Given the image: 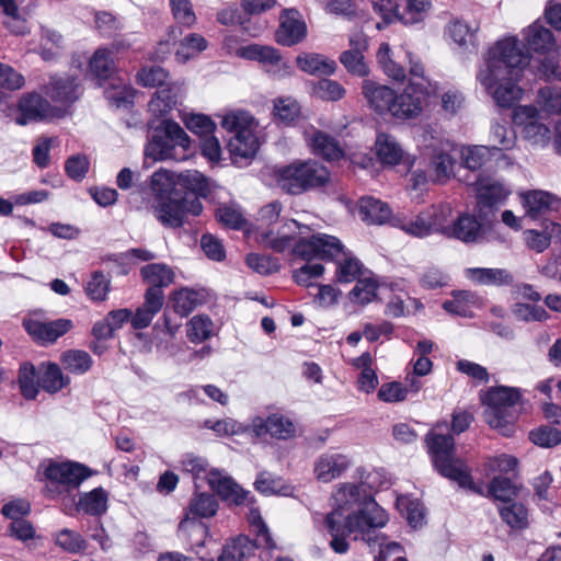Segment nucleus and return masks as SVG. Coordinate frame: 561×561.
Here are the masks:
<instances>
[{"mask_svg":"<svg viewBox=\"0 0 561 561\" xmlns=\"http://www.w3.org/2000/svg\"><path fill=\"white\" fill-rule=\"evenodd\" d=\"M437 428L434 427L425 436L427 453L431 456L434 468L443 477L458 482L460 486L480 492L476 489L465 462L454 455V437L450 434L439 433Z\"/></svg>","mask_w":561,"mask_h":561,"instance_id":"nucleus-4","label":"nucleus"},{"mask_svg":"<svg viewBox=\"0 0 561 561\" xmlns=\"http://www.w3.org/2000/svg\"><path fill=\"white\" fill-rule=\"evenodd\" d=\"M255 549L254 543L247 537H239L224 547L218 561H244Z\"/></svg>","mask_w":561,"mask_h":561,"instance_id":"nucleus-47","label":"nucleus"},{"mask_svg":"<svg viewBox=\"0 0 561 561\" xmlns=\"http://www.w3.org/2000/svg\"><path fill=\"white\" fill-rule=\"evenodd\" d=\"M90 474L89 468L78 462H49L44 470V493L51 500L72 502L76 497L75 492Z\"/></svg>","mask_w":561,"mask_h":561,"instance_id":"nucleus-5","label":"nucleus"},{"mask_svg":"<svg viewBox=\"0 0 561 561\" xmlns=\"http://www.w3.org/2000/svg\"><path fill=\"white\" fill-rule=\"evenodd\" d=\"M430 0H407V7L400 14V21L405 25L422 22L431 9Z\"/></svg>","mask_w":561,"mask_h":561,"instance_id":"nucleus-60","label":"nucleus"},{"mask_svg":"<svg viewBox=\"0 0 561 561\" xmlns=\"http://www.w3.org/2000/svg\"><path fill=\"white\" fill-rule=\"evenodd\" d=\"M401 53L403 60L408 62V71L413 78H424L425 69L421 59L405 49L403 46L398 53H393L387 43H382L379 46L377 53V60L383 72L396 81H404L407 78V68L396 59H401Z\"/></svg>","mask_w":561,"mask_h":561,"instance_id":"nucleus-8","label":"nucleus"},{"mask_svg":"<svg viewBox=\"0 0 561 561\" xmlns=\"http://www.w3.org/2000/svg\"><path fill=\"white\" fill-rule=\"evenodd\" d=\"M20 115L16 124L26 125L31 122L48 119L59 115V110L53 107L47 100L39 94L31 93L23 96L19 103Z\"/></svg>","mask_w":561,"mask_h":561,"instance_id":"nucleus-16","label":"nucleus"},{"mask_svg":"<svg viewBox=\"0 0 561 561\" xmlns=\"http://www.w3.org/2000/svg\"><path fill=\"white\" fill-rule=\"evenodd\" d=\"M376 154L383 165L403 164L409 171L414 162L415 157L404 153L398 142H375Z\"/></svg>","mask_w":561,"mask_h":561,"instance_id":"nucleus-33","label":"nucleus"},{"mask_svg":"<svg viewBox=\"0 0 561 561\" xmlns=\"http://www.w3.org/2000/svg\"><path fill=\"white\" fill-rule=\"evenodd\" d=\"M207 483L224 501L240 505L244 504L248 500L249 492L244 491L230 477L219 470L211 469L209 471Z\"/></svg>","mask_w":561,"mask_h":561,"instance_id":"nucleus-22","label":"nucleus"},{"mask_svg":"<svg viewBox=\"0 0 561 561\" xmlns=\"http://www.w3.org/2000/svg\"><path fill=\"white\" fill-rule=\"evenodd\" d=\"M522 400L519 388L497 386L490 388L482 397L485 405L483 417L493 428L503 430L515 419V407Z\"/></svg>","mask_w":561,"mask_h":561,"instance_id":"nucleus-7","label":"nucleus"},{"mask_svg":"<svg viewBox=\"0 0 561 561\" xmlns=\"http://www.w3.org/2000/svg\"><path fill=\"white\" fill-rule=\"evenodd\" d=\"M18 383L21 394L26 400H34L39 391V377L35 366L31 363H23L19 369Z\"/></svg>","mask_w":561,"mask_h":561,"instance_id":"nucleus-41","label":"nucleus"},{"mask_svg":"<svg viewBox=\"0 0 561 561\" xmlns=\"http://www.w3.org/2000/svg\"><path fill=\"white\" fill-rule=\"evenodd\" d=\"M221 127L234 134L236 140H257L260 125L256 118L245 110H231L220 116Z\"/></svg>","mask_w":561,"mask_h":561,"instance_id":"nucleus-14","label":"nucleus"},{"mask_svg":"<svg viewBox=\"0 0 561 561\" xmlns=\"http://www.w3.org/2000/svg\"><path fill=\"white\" fill-rule=\"evenodd\" d=\"M77 510L92 516H99L107 510V494L102 488H96L83 493L78 503Z\"/></svg>","mask_w":561,"mask_h":561,"instance_id":"nucleus-39","label":"nucleus"},{"mask_svg":"<svg viewBox=\"0 0 561 561\" xmlns=\"http://www.w3.org/2000/svg\"><path fill=\"white\" fill-rule=\"evenodd\" d=\"M172 307L181 317H187L194 309L205 301V295L201 290L181 288L172 294Z\"/></svg>","mask_w":561,"mask_h":561,"instance_id":"nucleus-37","label":"nucleus"},{"mask_svg":"<svg viewBox=\"0 0 561 561\" xmlns=\"http://www.w3.org/2000/svg\"><path fill=\"white\" fill-rule=\"evenodd\" d=\"M89 68L96 79H108L115 70L112 51L103 47L96 49L90 59Z\"/></svg>","mask_w":561,"mask_h":561,"instance_id":"nucleus-43","label":"nucleus"},{"mask_svg":"<svg viewBox=\"0 0 561 561\" xmlns=\"http://www.w3.org/2000/svg\"><path fill=\"white\" fill-rule=\"evenodd\" d=\"M352 465L347 455L341 453H324L320 455L313 466L317 479L328 483L342 476Z\"/></svg>","mask_w":561,"mask_h":561,"instance_id":"nucleus-21","label":"nucleus"},{"mask_svg":"<svg viewBox=\"0 0 561 561\" xmlns=\"http://www.w3.org/2000/svg\"><path fill=\"white\" fill-rule=\"evenodd\" d=\"M340 62L353 76L366 77L369 72L364 55L356 50H345L340 55Z\"/></svg>","mask_w":561,"mask_h":561,"instance_id":"nucleus-64","label":"nucleus"},{"mask_svg":"<svg viewBox=\"0 0 561 561\" xmlns=\"http://www.w3.org/2000/svg\"><path fill=\"white\" fill-rule=\"evenodd\" d=\"M60 360L67 370L77 375H82L89 371L93 363L90 354L81 350H69L64 352Z\"/></svg>","mask_w":561,"mask_h":561,"instance_id":"nucleus-48","label":"nucleus"},{"mask_svg":"<svg viewBox=\"0 0 561 561\" xmlns=\"http://www.w3.org/2000/svg\"><path fill=\"white\" fill-rule=\"evenodd\" d=\"M23 327L33 340L42 344H47L55 342L58 337L67 333L72 324L71 321L67 319L43 321L36 317H30L23 320Z\"/></svg>","mask_w":561,"mask_h":561,"instance_id":"nucleus-15","label":"nucleus"},{"mask_svg":"<svg viewBox=\"0 0 561 561\" xmlns=\"http://www.w3.org/2000/svg\"><path fill=\"white\" fill-rule=\"evenodd\" d=\"M465 277L481 286H510L514 282L512 273L506 268L469 267L463 271Z\"/></svg>","mask_w":561,"mask_h":561,"instance_id":"nucleus-26","label":"nucleus"},{"mask_svg":"<svg viewBox=\"0 0 561 561\" xmlns=\"http://www.w3.org/2000/svg\"><path fill=\"white\" fill-rule=\"evenodd\" d=\"M307 36V25L297 10H285L279 18L276 42L283 46H293Z\"/></svg>","mask_w":561,"mask_h":561,"instance_id":"nucleus-17","label":"nucleus"},{"mask_svg":"<svg viewBox=\"0 0 561 561\" xmlns=\"http://www.w3.org/2000/svg\"><path fill=\"white\" fill-rule=\"evenodd\" d=\"M104 94L106 100L116 107H127L134 99L133 89L123 82L112 83L105 89Z\"/></svg>","mask_w":561,"mask_h":561,"instance_id":"nucleus-61","label":"nucleus"},{"mask_svg":"<svg viewBox=\"0 0 561 561\" xmlns=\"http://www.w3.org/2000/svg\"><path fill=\"white\" fill-rule=\"evenodd\" d=\"M480 24L474 22L468 24L463 20H455L448 25V35L459 46H467L473 44L474 35L478 32Z\"/></svg>","mask_w":561,"mask_h":561,"instance_id":"nucleus-53","label":"nucleus"},{"mask_svg":"<svg viewBox=\"0 0 561 561\" xmlns=\"http://www.w3.org/2000/svg\"><path fill=\"white\" fill-rule=\"evenodd\" d=\"M150 187L158 202L179 195L178 173L165 170L151 175Z\"/></svg>","mask_w":561,"mask_h":561,"instance_id":"nucleus-34","label":"nucleus"},{"mask_svg":"<svg viewBox=\"0 0 561 561\" xmlns=\"http://www.w3.org/2000/svg\"><path fill=\"white\" fill-rule=\"evenodd\" d=\"M537 102L548 114H561V90L553 87L539 89Z\"/></svg>","mask_w":561,"mask_h":561,"instance_id":"nucleus-62","label":"nucleus"},{"mask_svg":"<svg viewBox=\"0 0 561 561\" xmlns=\"http://www.w3.org/2000/svg\"><path fill=\"white\" fill-rule=\"evenodd\" d=\"M340 257L341 260L336 267L337 280L341 283H351L358 279L362 273V263L345 250L344 253L340 254Z\"/></svg>","mask_w":561,"mask_h":561,"instance_id":"nucleus-54","label":"nucleus"},{"mask_svg":"<svg viewBox=\"0 0 561 561\" xmlns=\"http://www.w3.org/2000/svg\"><path fill=\"white\" fill-rule=\"evenodd\" d=\"M378 285L377 282L370 277L358 278L356 285L350 293L351 299L354 302L366 305L376 298Z\"/></svg>","mask_w":561,"mask_h":561,"instance_id":"nucleus-63","label":"nucleus"},{"mask_svg":"<svg viewBox=\"0 0 561 561\" xmlns=\"http://www.w3.org/2000/svg\"><path fill=\"white\" fill-rule=\"evenodd\" d=\"M510 188L502 182L481 178L477 181V205L476 211L480 220L489 222L491 217L504 205Z\"/></svg>","mask_w":561,"mask_h":561,"instance_id":"nucleus-11","label":"nucleus"},{"mask_svg":"<svg viewBox=\"0 0 561 561\" xmlns=\"http://www.w3.org/2000/svg\"><path fill=\"white\" fill-rule=\"evenodd\" d=\"M340 239L327 233H314L311 237H299L293 247V253L302 260H337L344 253Z\"/></svg>","mask_w":561,"mask_h":561,"instance_id":"nucleus-9","label":"nucleus"},{"mask_svg":"<svg viewBox=\"0 0 561 561\" xmlns=\"http://www.w3.org/2000/svg\"><path fill=\"white\" fill-rule=\"evenodd\" d=\"M524 39L529 48L538 53H547L554 46L551 31L540 22H535L525 30Z\"/></svg>","mask_w":561,"mask_h":561,"instance_id":"nucleus-36","label":"nucleus"},{"mask_svg":"<svg viewBox=\"0 0 561 561\" xmlns=\"http://www.w3.org/2000/svg\"><path fill=\"white\" fill-rule=\"evenodd\" d=\"M462 164L469 170H478L488 162H494L497 168L511 164L510 159L501 148L483 145H467L461 149Z\"/></svg>","mask_w":561,"mask_h":561,"instance_id":"nucleus-12","label":"nucleus"},{"mask_svg":"<svg viewBox=\"0 0 561 561\" xmlns=\"http://www.w3.org/2000/svg\"><path fill=\"white\" fill-rule=\"evenodd\" d=\"M55 542L59 548L69 553H79L87 548V541L83 537L68 528L61 529L56 534Z\"/></svg>","mask_w":561,"mask_h":561,"instance_id":"nucleus-59","label":"nucleus"},{"mask_svg":"<svg viewBox=\"0 0 561 561\" xmlns=\"http://www.w3.org/2000/svg\"><path fill=\"white\" fill-rule=\"evenodd\" d=\"M425 96L414 88L408 87L402 93L394 95L389 114L398 121L414 119L423 111Z\"/></svg>","mask_w":561,"mask_h":561,"instance_id":"nucleus-19","label":"nucleus"},{"mask_svg":"<svg viewBox=\"0 0 561 561\" xmlns=\"http://www.w3.org/2000/svg\"><path fill=\"white\" fill-rule=\"evenodd\" d=\"M277 186L289 195H301L325 186L329 170L316 160H295L274 170Z\"/></svg>","mask_w":561,"mask_h":561,"instance_id":"nucleus-3","label":"nucleus"},{"mask_svg":"<svg viewBox=\"0 0 561 561\" xmlns=\"http://www.w3.org/2000/svg\"><path fill=\"white\" fill-rule=\"evenodd\" d=\"M182 118L186 128L198 137L213 135L217 128L216 123L210 118V116L205 114L191 113L185 114ZM209 140L218 139L215 136H211Z\"/></svg>","mask_w":561,"mask_h":561,"instance_id":"nucleus-50","label":"nucleus"},{"mask_svg":"<svg viewBox=\"0 0 561 561\" xmlns=\"http://www.w3.org/2000/svg\"><path fill=\"white\" fill-rule=\"evenodd\" d=\"M176 104V94L171 88L158 90L148 107L153 118L148 123L151 140H190L185 130L174 121L163 118Z\"/></svg>","mask_w":561,"mask_h":561,"instance_id":"nucleus-6","label":"nucleus"},{"mask_svg":"<svg viewBox=\"0 0 561 561\" xmlns=\"http://www.w3.org/2000/svg\"><path fill=\"white\" fill-rule=\"evenodd\" d=\"M502 520L512 529H524L528 525V511L522 503H508L500 508Z\"/></svg>","mask_w":561,"mask_h":561,"instance_id":"nucleus-51","label":"nucleus"},{"mask_svg":"<svg viewBox=\"0 0 561 561\" xmlns=\"http://www.w3.org/2000/svg\"><path fill=\"white\" fill-rule=\"evenodd\" d=\"M208 46L207 41L199 34L191 33L179 43L175 58L179 62L185 64L191 58L196 57Z\"/></svg>","mask_w":561,"mask_h":561,"instance_id":"nucleus-44","label":"nucleus"},{"mask_svg":"<svg viewBox=\"0 0 561 561\" xmlns=\"http://www.w3.org/2000/svg\"><path fill=\"white\" fill-rule=\"evenodd\" d=\"M297 67L311 76H331L336 70V62L316 53H302L296 57Z\"/></svg>","mask_w":561,"mask_h":561,"instance_id":"nucleus-31","label":"nucleus"},{"mask_svg":"<svg viewBox=\"0 0 561 561\" xmlns=\"http://www.w3.org/2000/svg\"><path fill=\"white\" fill-rule=\"evenodd\" d=\"M214 323L208 316L197 314L187 323V337L192 343H201L213 335Z\"/></svg>","mask_w":561,"mask_h":561,"instance_id":"nucleus-52","label":"nucleus"},{"mask_svg":"<svg viewBox=\"0 0 561 561\" xmlns=\"http://www.w3.org/2000/svg\"><path fill=\"white\" fill-rule=\"evenodd\" d=\"M346 91L335 80L321 79L312 87V95L319 100L335 102L344 98Z\"/></svg>","mask_w":561,"mask_h":561,"instance_id":"nucleus-56","label":"nucleus"},{"mask_svg":"<svg viewBox=\"0 0 561 561\" xmlns=\"http://www.w3.org/2000/svg\"><path fill=\"white\" fill-rule=\"evenodd\" d=\"M140 275L145 283L149 285L147 289H156L164 295L163 288L174 282V273L170 266L164 263H150L140 268Z\"/></svg>","mask_w":561,"mask_h":561,"instance_id":"nucleus-32","label":"nucleus"},{"mask_svg":"<svg viewBox=\"0 0 561 561\" xmlns=\"http://www.w3.org/2000/svg\"><path fill=\"white\" fill-rule=\"evenodd\" d=\"M530 55L517 37L499 41L488 53L485 68L477 76L499 106L510 107L520 100L523 90L517 85Z\"/></svg>","mask_w":561,"mask_h":561,"instance_id":"nucleus-2","label":"nucleus"},{"mask_svg":"<svg viewBox=\"0 0 561 561\" xmlns=\"http://www.w3.org/2000/svg\"><path fill=\"white\" fill-rule=\"evenodd\" d=\"M218 511V501L206 492L195 493L188 505V514L195 517L208 518Z\"/></svg>","mask_w":561,"mask_h":561,"instance_id":"nucleus-49","label":"nucleus"},{"mask_svg":"<svg viewBox=\"0 0 561 561\" xmlns=\"http://www.w3.org/2000/svg\"><path fill=\"white\" fill-rule=\"evenodd\" d=\"M362 90L368 105L375 112L389 114L396 95L394 90L368 79L363 81Z\"/></svg>","mask_w":561,"mask_h":561,"instance_id":"nucleus-27","label":"nucleus"},{"mask_svg":"<svg viewBox=\"0 0 561 561\" xmlns=\"http://www.w3.org/2000/svg\"><path fill=\"white\" fill-rule=\"evenodd\" d=\"M334 499L339 508L329 513L324 520L334 552L343 554L348 551V536L369 546L378 541L377 537H371V533L385 527L389 515L367 491L364 482L339 485Z\"/></svg>","mask_w":561,"mask_h":561,"instance_id":"nucleus-1","label":"nucleus"},{"mask_svg":"<svg viewBox=\"0 0 561 561\" xmlns=\"http://www.w3.org/2000/svg\"><path fill=\"white\" fill-rule=\"evenodd\" d=\"M359 214L364 221L369 224H383L390 218V207L371 196L363 197L359 201Z\"/></svg>","mask_w":561,"mask_h":561,"instance_id":"nucleus-38","label":"nucleus"},{"mask_svg":"<svg viewBox=\"0 0 561 561\" xmlns=\"http://www.w3.org/2000/svg\"><path fill=\"white\" fill-rule=\"evenodd\" d=\"M81 92L80 83L72 76L54 77L47 87V94L50 99L62 105L77 101Z\"/></svg>","mask_w":561,"mask_h":561,"instance_id":"nucleus-28","label":"nucleus"},{"mask_svg":"<svg viewBox=\"0 0 561 561\" xmlns=\"http://www.w3.org/2000/svg\"><path fill=\"white\" fill-rule=\"evenodd\" d=\"M179 195L190 199L206 197L209 194V182L206 176L196 170H186L178 173Z\"/></svg>","mask_w":561,"mask_h":561,"instance_id":"nucleus-30","label":"nucleus"},{"mask_svg":"<svg viewBox=\"0 0 561 561\" xmlns=\"http://www.w3.org/2000/svg\"><path fill=\"white\" fill-rule=\"evenodd\" d=\"M250 426L255 436L270 434L277 439L291 438L296 433L295 424L288 417L277 413L271 414L267 419L255 416Z\"/></svg>","mask_w":561,"mask_h":561,"instance_id":"nucleus-18","label":"nucleus"},{"mask_svg":"<svg viewBox=\"0 0 561 561\" xmlns=\"http://www.w3.org/2000/svg\"><path fill=\"white\" fill-rule=\"evenodd\" d=\"M110 289L111 278L100 271L93 272L85 285V294L90 299L95 301L105 300Z\"/></svg>","mask_w":561,"mask_h":561,"instance_id":"nucleus-58","label":"nucleus"},{"mask_svg":"<svg viewBox=\"0 0 561 561\" xmlns=\"http://www.w3.org/2000/svg\"><path fill=\"white\" fill-rule=\"evenodd\" d=\"M430 167L432 171V180L435 183H445L453 175L454 160L448 153L440 150H434Z\"/></svg>","mask_w":561,"mask_h":561,"instance_id":"nucleus-46","label":"nucleus"},{"mask_svg":"<svg viewBox=\"0 0 561 561\" xmlns=\"http://www.w3.org/2000/svg\"><path fill=\"white\" fill-rule=\"evenodd\" d=\"M157 219L165 227L179 228L183 226L187 215L198 216L203 211V204L198 198L190 199L187 196H172L159 201L153 207Z\"/></svg>","mask_w":561,"mask_h":561,"instance_id":"nucleus-10","label":"nucleus"},{"mask_svg":"<svg viewBox=\"0 0 561 561\" xmlns=\"http://www.w3.org/2000/svg\"><path fill=\"white\" fill-rule=\"evenodd\" d=\"M192 142H147L146 158L153 161H181L192 154Z\"/></svg>","mask_w":561,"mask_h":561,"instance_id":"nucleus-25","label":"nucleus"},{"mask_svg":"<svg viewBox=\"0 0 561 561\" xmlns=\"http://www.w3.org/2000/svg\"><path fill=\"white\" fill-rule=\"evenodd\" d=\"M301 106L293 96H279L273 101L274 118L280 123L289 124L299 117Z\"/></svg>","mask_w":561,"mask_h":561,"instance_id":"nucleus-45","label":"nucleus"},{"mask_svg":"<svg viewBox=\"0 0 561 561\" xmlns=\"http://www.w3.org/2000/svg\"><path fill=\"white\" fill-rule=\"evenodd\" d=\"M70 382L69 377L62 374L59 365L46 363L41 365L39 385L41 388L50 393H57Z\"/></svg>","mask_w":561,"mask_h":561,"instance_id":"nucleus-35","label":"nucleus"},{"mask_svg":"<svg viewBox=\"0 0 561 561\" xmlns=\"http://www.w3.org/2000/svg\"><path fill=\"white\" fill-rule=\"evenodd\" d=\"M310 228L306 225H301L298 221L291 219L288 220L282 228V230L274 232L268 230L261 234V242L264 247L270 248L276 252H284L287 250L294 240V233L304 237Z\"/></svg>","mask_w":561,"mask_h":561,"instance_id":"nucleus-23","label":"nucleus"},{"mask_svg":"<svg viewBox=\"0 0 561 561\" xmlns=\"http://www.w3.org/2000/svg\"><path fill=\"white\" fill-rule=\"evenodd\" d=\"M144 299V304L136 309L130 318L131 327L136 330L148 328L164 304V295L156 289H147Z\"/></svg>","mask_w":561,"mask_h":561,"instance_id":"nucleus-24","label":"nucleus"},{"mask_svg":"<svg viewBox=\"0 0 561 561\" xmlns=\"http://www.w3.org/2000/svg\"><path fill=\"white\" fill-rule=\"evenodd\" d=\"M512 118L525 139H543L550 135V129L541 122L540 111L534 105L516 106Z\"/></svg>","mask_w":561,"mask_h":561,"instance_id":"nucleus-13","label":"nucleus"},{"mask_svg":"<svg viewBox=\"0 0 561 561\" xmlns=\"http://www.w3.org/2000/svg\"><path fill=\"white\" fill-rule=\"evenodd\" d=\"M526 215L531 219H539L549 210L558 208L560 199L546 191H529L522 194Z\"/></svg>","mask_w":561,"mask_h":561,"instance_id":"nucleus-29","label":"nucleus"},{"mask_svg":"<svg viewBox=\"0 0 561 561\" xmlns=\"http://www.w3.org/2000/svg\"><path fill=\"white\" fill-rule=\"evenodd\" d=\"M216 217L220 224L234 230L242 229L247 224L241 208L234 203L219 206Z\"/></svg>","mask_w":561,"mask_h":561,"instance_id":"nucleus-57","label":"nucleus"},{"mask_svg":"<svg viewBox=\"0 0 561 561\" xmlns=\"http://www.w3.org/2000/svg\"><path fill=\"white\" fill-rule=\"evenodd\" d=\"M485 221H479L474 215L461 214L453 222L448 238H455L463 243H481L485 238Z\"/></svg>","mask_w":561,"mask_h":561,"instance_id":"nucleus-20","label":"nucleus"},{"mask_svg":"<svg viewBox=\"0 0 561 561\" xmlns=\"http://www.w3.org/2000/svg\"><path fill=\"white\" fill-rule=\"evenodd\" d=\"M428 216V222L431 225L433 233H440L448 237L449 229L451 227L450 218L453 214L451 206L449 204L434 205L424 210Z\"/></svg>","mask_w":561,"mask_h":561,"instance_id":"nucleus-42","label":"nucleus"},{"mask_svg":"<svg viewBox=\"0 0 561 561\" xmlns=\"http://www.w3.org/2000/svg\"><path fill=\"white\" fill-rule=\"evenodd\" d=\"M237 55L248 60H256L263 64L265 68L279 61L280 56L276 48L259 44L242 46L237 50Z\"/></svg>","mask_w":561,"mask_h":561,"instance_id":"nucleus-40","label":"nucleus"},{"mask_svg":"<svg viewBox=\"0 0 561 561\" xmlns=\"http://www.w3.org/2000/svg\"><path fill=\"white\" fill-rule=\"evenodd\" d=\"M260 142H226L233 164L247 165L256 154Z\"/></svg>","mask_w":561,"mask_h":561,"instance_id":"nucleus-55","label":"nucleus"}]
</instances>
